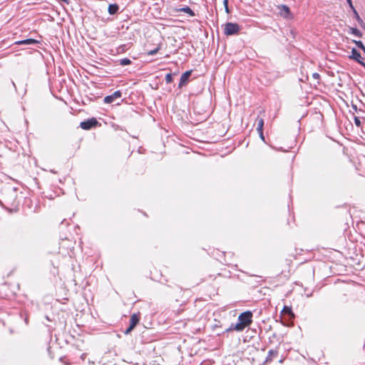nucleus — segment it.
Listing matches in <instances>:
<instances>
[{
  "label": "nucleus",
  "mask_w": 365,
  "mask_h": 365,
  "mask_svg": "<svg viewBox=\"0 0 365 365\" xmlns=\"http://www.w3.org/2000/svg\"><path fill=\"white\" fill-rule=\"evenodd\" d=\"M252 312L251 311H245L242 312L239 317L236 324H232L230 327L224 328L223 332H230L233 330L240 331L249 327L252 322Z\"/></svg>",
  "instance_id": "obj_1"
},
{
  "label": "nucleus",
  "mask_w": 365,
  "mask_h": 365,
  "mask_svg": "<svg viewBox=\"0 0 365 365\" xmlns=\"http://www.w3.org/2000/svg\"><path fill=\"white\" fill-rule=\"evenodd\" d=\"M240 29V27L237 23L228 22L225 25L224 34L226 36L235 35L239 33Z\"/></svg>",
  "instance_id": "obj_2"
},
{
  "label": "nucleus",
  "mask_w": 365,
  "mask_h": 365,
  "mask_svg": "<svg viewBox=\"0 0 365 365\" xmlns=\"http://www.w3.org/2000/svg\"><path fill=\"white\" fill-rule=\"evenodd\" d=\"M98 121L95 118H89L81 123L80 127L83 130H90L98 125Z\"/></svg>",
  "instance_id": "obj_3"
},
{
  "label": "nucleus",
  "mask_w": 365,
  "mask_h": 365,
  "mask_svg": "<svg viewBox=\"0 0 365 365\" xmlns=\"http://www.w3.org/2000/svg\"><path fill=\"white\" fill-rule=\"evenodd\" d=\"M349 58L354 60L365 68V63L362 61L361 53L355 48L351 49V54L349 56Z\"/></svg>",
  "instance_id": "obj_4"
},
{
  "label": "nucleus",
  "mask_w": 365,
  "mask_h": 365,
  "mask_svg": "<svg viewBox=\"0 0 365 365\" xmlns=\"http://www.w3.org/2000/svg\"><path fill=\"white\" fill-rule=\"evenodd\" d=\"M139 320H140L139 315L137 314H133L130 319V325L125 330V333L128 334L131 330H133L134 329V327L138 324Z\"/></svg>",
  "instance_id": "obj_5"
},
{
  "label": "nucleus",
  "mask_w": 365,
  "mask_h": 365,
  "mask_svg": "<svg viewBox=\"0 0 365 365\" xmlns=\"http://www.w3.org/2000/svg\"><path fill=\"white\" fill-rule=\"evenodd\" d=\"M59 344L55 343L52 344V346H49L48 347V352L51 358H55L56 356H59V359H61L62 356L61 354H56L55 351H58L61 349V346H58Z\"/></svg>",
  "instance_id": "obj_6"
},
{
  "label": "nucleus",
  "mask_w": 365,
  "mask_h": 365,
  "mask_svg": "<svg viewBox=\"0 0 365 365\" xmlns=\"http://www.w3.org/2000/svg\"><path fill=\"white\" fill-rule=\"evenodd\" d=\"M122 96V93L120 91H115L113 94L106 96L104 99L103 102L105 103H112L114 102L115 98H119Z\"/></svg>",
  "instance_id": "obj_7"
},
{
  "label": "nucleus",
  "mask_w": 365,
  "mask_h": 365,
  "mask_svg": "<svg viewBox=\"0 0 365 365\" xmlns=\"http://www.w3.org/2000/svg\"><path fill=\"white\" fill-rule=\"evenodd\" d=\"M191 73H192V71L190 70V71H185V73H183L181 75L179 85H178L179 88H182V86H184L185 85L187 84V83L191 76Z\"/></svg>",
  "instance_id": "obj_8"
},
{
  "label": "nucleus",
  "mask_w": 365,
  "mask_h": 365,
  "mask_svg": "<svg viewBox=\"0 0 365 365\" xmlns=\"http://www.w3.org/2000/svg\"><path fill=\"white\" fill-rule=\"evenodd\" d=\"M38 43V41L34 38H26L24 40L16 41L15 43L18 45H34Z\"/></svg>",
  "instance_id": "obj_9"
},
{
  "label": "nucleus",
  "mask_w": 365,
  "mask_h": 365,
  "mask_svg": "<svg viewBox=\"0 0 365 365\" xmlns=\"http://www.w3.org/2000/svg\"><path fill=\"white\" fill-rule=\"evenodd\" d=\"M119 9V6L117 4H109L108 11L110 15L115 14Z\"/></svg>",
  "instance_id": "obj_10"
},
{
  "label": "nucleus",
  "mask_w": 365,
  "mask_h": 365,
  "mask_svg": "<svg viewBox=\"0 0 365 365\" xmlns=\"http://www.w3.org/2000/svg\"><path fill=\"white\" fill-rule=\"evenodd\" d=\"M178 11L184 12L188 14L190 16H194L195 14L194 11L187 6L177 9Z\"/></svg>",
  "instance_id": "obj_11"
},
{
  "label": "nucleus",
  "mask_w": 365,
  "mask_h": 365,
  "mask_svg": "<svg viewBox=\"0 0 365 365\" xmlns=\"http://www.w3.org/2000/svg\"><path fill=\"white\" fill-rule=\"evenodd\" d=\"M280 14L284 16H287L290 14L289 8L286 5H281L279 6Z\"/></svg>",
  "instance_id": "obj_12"
},
{
  "label": "nucleus",
  "mask_w": 365,
  "mask_h": 365,
  "mask_svg": "<svg viewBox=\"0 0 365 365\" xmlns=\"http://www.w3.org/2000/svg\"><path fill=\"white\" fill-rule=\"evenodd\" d=\"M282 314L284 315H287L289 317H294V314L292 312V308L287 306H284L282 310Z\"/></svg>",
  "instance_id": "obj_13"
},
{
  "label": "nucleus",
  "mask_w": 365,
  "mask_h": 365,
  "mask_svg": "<svg viewBox=\"0 0 365 365\" xmlns=\"http://www.w3.org/2000/svg\"><path fill=\"white\" fill-rule=\"evenodd\" d=\"M352 11L354 14V17L356 19V21L359 23V24L361 27L364 28L365 27L364 23L363 20L361 19V17L359 16L356 10L354 9V10H352Z\"/></svg>",
  "instance_id": "obj_14"
},
{
  "label": "nucleus",
  "mask_w": 365,
  "mask_h": 365,
  "mask_svg": "<svg viewBox=\"0 0 365 365\" xmlns=\"http://www.w3.org/2000/svg\"><path fill=\"white\" fill-rule=\"evenodd\" d=\"M349 32L359 38L362 37V33L356 28L350 27Z\"/></svg>",
  "instance_id": "obj_15"
},
{
  "label": "nucleus",
  "mask_w": 365,
  "mask_h": 365,
  "mask_svg": "<svg viewBox=\"0 0 365 365\" xmlns=\"http://www.w3.org/2000/svg\"><path fill=\"white\" fill-rule=\"evenodd\" d=\"M257 131L263 130L264 120L261 118H257Z\"/></svg>",
  "instance_id": "obj_16"
},
{
  "label": "nucleus",
  "mask_w": 365,
  "mask_h": 365,
  "mask_svg": "<svg viewBox=\"0 0 365 365\" xmlns=\"http://www.w3.org/2000/svg\"><path fill=\"white\" fill-rule=\"evenodd\" d=\"M352 42L354 43L359 48L361 49L365 53V46L361 41L353 40Z\"/></svg>",
  "instance_id": "obj_17"
},
{
  "label": "nucleus",
  "mask_w": 365,
  "mask_h": 365,
  "mask_svg": "<svg viewBox=\"0 0 365 365\" xmlns=\"http://www.w3.org/2000/svg\"><path fill=\"white\" fill-rule=\"evenodd\" d=\"M130 63L131 61L128 58H124L119 60V64L123 66L130 65Z\"/></svg>",
  "instance_id": "obj_18"
},
{
  "label": "nucleus",
  "mask_w": 365,
  "mask_h": 365,
  "mask_svg": "<svg viewBox=\"0 0 365 365\" xmlns=\"http://www.w3.org/2000/svg\"><path fill=\"white\" fill-rule=\"evenodd\" d=\"M173 81V74L169 73H167L166 76H165V81L167 83H172Z\"/></svg>",
  "instance_id": "obj_19"
},
{
  "label": "nucleus",
  "mask_w": 365,
  "mask_h": 365,
  "mask_svg": "<svg viewBox=\"0 0 365 365\" xmlns=\"http://www.w3.org/2000/svg\"><path fill=\"white\" fill-rule=\"evenodd\" d=\"M223 5L225 6V12L229 14H230V10L228 7V0H223Z\"/></svg>",
  "instance_id": "obj_20"
},
{
  "label": "nucleus",
  "mask_w": 365,
  "mask_h": 365,
  "mask_svg": "<svg viewBox=\"0 0 365 365\" xmlns=\"http://www.w3.org/2000/svg\"><path fill=\"white\" fill-rule=\"evenodd\" d=\"M160 49V46H158L157 48H155V49L153 50H150L149 51H148V55L149 56H153L155 54H156L158 53V51H159Z\"/></svg>",
  "instance_id": "obj_21"
},
{
  "label": "nucleus",
  "mask_w": 365,
  "mask_h": 365,
  "mask_svg": "<svg viewBox=\"0 0 365 365\" xmlns=\"http://www.w3.org/2000/svg\"><path fill=\"white\" fill-rule=\"evenodd\" d=\"M354 123L357 127H360L361 125V120L358 117H354Z\"/></svg>",
  "instance_id": "obj_22"
},
{
  "label": "nucleus",
  "mask_w": 365,
  "mask_h": 365,
  "mask_svg": "<svg viewBox=\"0 0 365 365\" xmlns=\"http://www.w3.org/2000/svg\"><path fill=\"white\" fill-rule=\"evenodd\" d=\"M346 2H347V4H348L349 6L352 10H354V9H355V8H354V5H353V4H352V1H351V0H346Z\"/></svg>",
  "instance_id": "obj_23"
},
{
  "label": "nucleus",
  "mask_w": 365,
  "mask_h": 365,
  "mask_svg": "<svg viewBox=\"0 0 365 365\" xmlns=\"http://www.w3.org/2000/svg\"><path fill=\"white\" fill-rule=\"evenodd\" d=\"M217 327H220V328H222V325H220V326H219L217 324H214V325L212 326V329H213L214 330H215V329H217ZM224 328H225V327H222V333H224V332H223V331H224Z\"/></svg>",
  "instance_id": "obj_24"
},
{
  "label": "nucleus",
  "mask_w": 365,
  "mask_h": 365,
  "mask_svg": "<svg viewBox=\"0 0 365 365\" xmlns=\"http://www.w3.org/2000/svg\"><path fill=\"white\" fill-rule=\"evenodd\" d=\"M312 76H313V77L314 78H319V74H318L317 73H314Z\"/></svg>",
  "instance_id": "obj_25"
},
{
  "label": "nucleus",
  "mask_w": 365,
  "mask_h": 365,
  "mask_svg": "<svg viewBox=\"0 0 365 365\" xmlns=\"http://www.w3.org/2000/svg\"><path fill=\"white\" fill-rule=\"evenodd\" d=\"M258 133H259L260 137L262 138V139H264L263 131L262 130V131H258Z\"/></svg>",
  "instance_id": "obj_26"
},
{
  "label": "nucleus",
  "mask_w": 365,
  "mask_h": 365,
  "mask_svg": "<svg viewBox=\"0 0 365 365\" xmlns=\"http://www.w3.org/2000/svg\"><path fill=\"white\" fill-rule=\"evenodd\" d=\"M352 107H353V109L356 110V106L353 105Z\"/></svg>",
  "instance_id": "obj_27"
},
{
  "label": "nucleus",
  "mask_w": 365,
  "mask_h": 365,
  "mask_svg": "<svg viewBox=\"0 0 365 365\" xmlns=\"http://www.w3.org/2000/svg\"><path fill=\"white\" fill-rule=\"evenodd\" d=\"M246 337H247V336ZM247 338H245V339H244L243 342H244V343H246V342H247Z\"/></svg>",
  "instance_id": "obj_28"
},
{
  "label": "nucleus",
  "mask_w": 365,
  "mask_h": 365,
  "mask_svg": "<svg viewBox=\"0 0 365 365\" xmlns=\"http://www.w3.org/2000/svg\"><path fill=\"white\" fill-rule=\"evenodd\" d=\"M85 355H86V354H82L81 358H82L83 359H84V356H85Z\"/></svg>",
  "instance_id": "obj_29"
},
{
  "label": "nucleus",
  "mask_w": 365,
  "mask_h": 365,
  "mask_svg": "<svg viewBox=\"0 0 365 365\" xmlns=\"http://www.w3.org/2000/svg\"><path fill=\"white\" fill-rule=\"evenodd\" d=\"M11 83H12V84H13L14 87V88H16V85H15V83H14V81H11Z\"/></svg>",
  "instance_id": "obj_30"
},
{
  "label": "nucleus",
  "mask_w": 365,
  "mask_h": 365,
  "mask_svg": "<svg viewBox=\"0 0 365 365\" xmlns=\"http://www.w3.org/2000/svg\"><path fill=\"white\" fill-rule=\"evenodd\" d=\"M45 317H46V319L47 320H48V321L50 320L48 316H46Z\"/></svg>",
  "instance_id": "obj_31"
},
{
  "label": "nucleus",
  "mask_w": 365,
  "mask_h": 365,
  "mask_svg": "<svg viewBox=\"0 0 365 365\" xmlns=\"http://www.w3.org/2000/svg\"><path fill=\"white\" fill-rule=\"evenodd\" d=\"M217 335H220V331H217L216 332Z\"/></svg>",
  "instance_id": "obj_32"
},
{
  "label": "nucleus",
  "mask_w": 365,
  "mask_h": 365,
  "mask_svg": "<svg viewBox=\"0 0 365 365\" xmlns=\"http://www.w3.org/2000/svg\"><path fill=\"white\" fill-rule=\"evenodd\" d=\"M364 349L365 350V344H364Z\"/></svg>",
  "instance_id": "obj_33"
},
{
  "label": "nucleus",
  "mask_w": 365,
  "mask_h": 365,
  "mask_svg": "<svg viewBox=\"0 0 365 365\" xmlns=\"http://www.w3.org/2000/svg\"><path fill=\"white\" fill-rule=\"evenodd\" d=\"M364 29H365V27H364Z\"/></svg>",
  "instance_id": "obj_34"
}]
</instances>
